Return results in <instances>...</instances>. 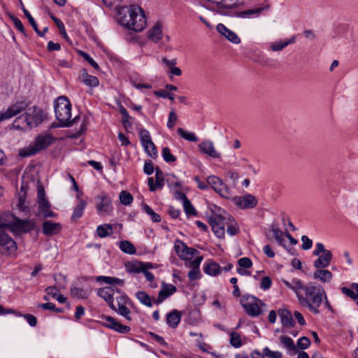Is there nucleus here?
Instances as JSON below:
<instances>
[{
    "mask_svg": "<svg viewBox=\"0 0 358 358\" xmlns=\"http://www.w3.org/2000/svg\"><path fill=\"white\" fill-rule=\"evenodd\" d=\"M155 182H157V186H158L159 188H162L164 183V175L162 171L159 169H155Z\"/></svg>",
    "mask_w": 358,
    "mask_h": 358,
    "instance_id": "6e6d98bb",
    "label": "nucleus"
},
{
    "mask_svg": "<svg viewBox=\"0 0 358 358\" xmlns=\"http://www.w3.org/2000/svg\"><path fill=\"white\" fill-rule=\"evenodd\" d=\"M96 233L100 238L110 236L113 233V225L110 224L99 225L96 228Z\"/></svg>",
    "mask_w": 358,
    "mask_h": 358,
    "instance_id": "2f4dec72",
    "label": "nucleus"
},
{
    "mask_svg": "<svg viewBox=\"0 0 358 358\" xmlns=\"http://www.w3.org/2000/svg\"><path fill=\"white\" fill-rule=\"evenodd\" d=\"M271 284L272 281L271 278L268 276H264L262 278L260 288L264 290H266L271 287Z\"/></svg>",
    "mask_w": 358,
    "mask_h": 358,
    "instance_id": "0e129e2a",
    "label": "nucleus"
},
{
    "mask_svg": "<svg viewBox=\"0 0 358 358\" xmlns=\"http://www.w3.org/2000/svg\"><path fill=\"white\" fill-rule=\"evenodd\" d=\"M115 299L117 301V308L124 305H130L132 303L125 293L116 296Z\"/></svg>",
    "mask_w": 358,
    "mask_h": 358,
    "instance_id": "09e8293b",
    "label": "nucleus"
},
{
    "mask_svg": "<svg viewBox=\"0 0 358 358\" xmlns=\"http://www.w3.org/2000/svg\"><path fill=\"white\" fill-rule=\"evenodd\" d=\"M10 19L12 20V21L15 25V27L18 31H20L22 34H23L24 35H26L24 27L22 23V22L20 21V20L13 15L10 16Z\"/></svg>",
    "mask_w": 358,
    "mask_h": 358,
    "instance_id": "680f3d73",
    "label": "nucleus"
},
{
    "mask_svg": "<svg viewBox=\"0 0 358 358\" xmlns=\"http://www.w3.org/2000/svg\"><path fill=\"white\" fill-rule=\"evenodd\" d=\"M220 271V266L213 261H209L203 266L204 273L211 276H216L219 275Z\"/></svg>",
    "mask_w": 358,
    "mask_h": 358,
    "instance_id": "bb28decb",
    "label": "nucleus"
},
{
    "mask_svg": "<svg viewBox=\"0 0 358 358\" xmlns=\"http://www.w3.org/2000/svg\"><path fill=\"white\" fill-rule=\"evenodd\" d=\"M181 312L176 309H173L166 314V324L171 328H176L181 320Z\"/></svg>",
    "mask_w": 358,
    "mask_h": 358,
    "instance_id": "5701e85b",
    "label": "nucleus"
},
{
    "mask_svg": "<svg viewBox=\"0 0 358 358\" xmlns=\"http://www.w3.org/2000/svg\"><path fill=\"white\" fill-rule=\"evenodd\" d=\"M278 315L283 327H293L295 324L291 312L286 309H280Z\"/></svg>",
    "mask_w": 358,
    "mask_h": 358,
    "instance_id": "393cba45",
    "label": "nucleus"
},
{
    "mask_svg": "<svg viewBox=\"0 0 358 358\" xmlns=\"http://www.w3.org/2000/svg\"><path fill=\"white\" fill-rule=\"evenodd\" d=\"M38 213L41 214L44 217H55L56 213L50 209L49 201H42L38 203Z\"/></svg>",
    "mask_w": 358,
    "mask_h": 358,
    "instance_id": "c85d7f7f",
    "label": "nucleus"
},
{
    "mask_svg": "<svg viewBox=\"0 0 358 358\" xmlns=\"http://www.w3.org/2000/svg\"><path fill=\"white\" fill-rule=\"evenodd\" d=\"M119 22L121 25L138 32L146 26V19L141 8L136 5L122 7L118 11Z\"/></svg>",
    "mask_w": 358,
    "mask_h": 358,
    "instance_id": "20e7f679",
    "label": "nucleus"
},
{
    "mask_svg": "<svg viewBox=\"0 0 358 358\" xmlns=\"http://www.w3.org/2000/svg\"><path fill=\"white\" fill-rule=\"evenodd\" d=\"M199 149L201 153L206 154L212 158L218 159L220 153L215 149L213 143L210 141H203L199 145Z\"/></svg>",
    "mask_w": 358,
    "mask_h": 358,
    "instance_id": "6ab92c4d",
    "label": "nucleus"
},
{
    "mask_svg": "<svg viewBox=\"0 0 358 358\" xmlns=\"http://www.w3.org/2000/svg\"><path fill=\"white\" fill-rule=\"evenodd\" d=\"M153 163L151 161H146L144 164L143 171L147 175H151L154 172Z\"/></svg>",
    "mask_w": 358,
    "mask_h": 358,
    "instance_id": "774afa93",
    "label": "nucleus"
},
{
    "mask_svg": "<svg viewBox=\"0 0 358 358\" xmlns=\"http://www.w3.org/2000/svg\"><path fill=\"white\" fill-rule=\"evenodd\" d=\"M55 281L57 285L56 286H49L45 289V292L48 295H51L53 298H56L57 296V290L59 289H65L66 285V278L61 273L57 274L54 275Z\"/></svg>",
    "mask_w": 358,
    "mask_h": 358,
    "instance_id": "dca6fc26",
    "label": "nucleus"
},
{
    "mask_svg": "<svg viewBox=\"0 0 358 358\" xmlns=\"http://www.w3.org/2000/svg\"><path fill=\"white\" fill-rule=\"evenodd\" d=\"M174 249L178 256L183 260L192 259L199 251L193 248H189L182 241L177 239L174 243Z\"/></svg>",
    "mask_w": 358,
    "mask_h": 358,
    "instance_id": "f8f14e48",
    "label": "nucleus"
},
{
    "mask_svg": "<svg viewBox=\"0 0 358 358\" xmlns=\"http://www.w3.org/2000/svg\"><path fill=\"white\" fill-rule=\"evenodd\" d=\"M3 228H7L15 234L28 233L34 230L36 224L31 220H21L13 216V220L8 223L1 224Z\"/></svg>",
    "mask_w": 358,
    "mask_h": 358,
    "instance_id": "6e6552de",
    "label": "nucleus"
},
{
    "mask_svg": "<svg viewBox=\"0 0 358 358\" xmlns=\"http://www.w3.org/2000/svg\"><path fill=\"white\" fill-rule=\"evenodd\" d=\"M144 148L145 152L151 157L155 158L157 156V151L155 145L153 143V146L150 145V143H144L142 145Z\"/></svg>",
    "mask_w": 358,
    "mask_h": 358,
    "instance_id": "603ef678",
    "label": "nucleus"
},
{
    "mask_svg": "<svg viewBox=\"0 0 358 358\" xmlns=\"http://www.w3.org/2000/svg\"><path fill=\"white\" fill-rule=\"evenodd\" d=\"M97 295L102 298L112 310H116V306L113 303L115 289L112 287H105L99 289Z\"/></svg>",
    "mask_w": 358,
    "mask_h": 358,
    "instance_id": "2eb2a0df",
    "label": "nucleus"
},
{
    "mask_svg": "<svg viewBox=\"0 0 358 358\" xmlns=\"http://www.w3.org/2000/svg\"><path fill=\"white\" fill-rule=\"evenodd\" d=\"M119 199L120 201V203L124 206L130 205L133 200V196L131 193L127 192V191H122L120 193Z\"/></svg>",
    "mask_w": 358,
    "mask_h": 358,
    "instance_id": "79ce46f5",
    "label": "nucleus"
},
{
    "mask_svg": "<svg viewBox=\"0 0 358 358\" xmlns=\"http://www.w3.org/2000/svg\"><path fill=\"white\" fill-rule=\"evenodd\" d=\"M176 291L177 289L174 285L163 283L162 288L159 292L157 299L155 301V303L159 304L162 303L166 299L173 294Z\"/></svg>",
    "mask_w": 358,
    "mask_h": 358,
    "instance_id": "aec40b11",
    "label": "nucleus"
},
{
    "mask_svg": "<svg viewBox=\"0 0 358 358\" xmlns=\"http://www.w3.org/2000/svg\"><path fill=\"white\" fill-rule=\"evenodd\" d=\"M207 182L210 187L222 197L229 199L232 196L231 189L224 183L222 179L215 176H210L207 178Z\"/></svg>",
    "mask_w": 358,
    "mask_h": 358,
    "instance_id": "9d476101",
    "label": "nucleus"
},
{
    "mask_svg": "<svg viewBox=\"0 0 358 358\" xmlns=\"http://www.w3.org/2000/svg\"><path fill=\"white\" fill-rule=\"evenodd\" d=\"M177 120L178 115L176 113L175 110L173 109L169 114V119L166 124L167 127L169 129L173 128Z\"/></svg>",
    "mask_w": 358,
    "mask_h": 358,
    "instance_id": "13d9d810",
    "label": "nucleus"
},
{
    "mask_svg": "<svg viewBox=\"0 0 358 358\" xmlns=\"http://www.w3.org/2000/svg\"><path fill=\"white\" fill-rule=\"evenodd\" d=\"M208 222L215 235L219 238H224L227 217L220 215H213L209 217Z\"/></svg>",
    "mask_w": 358,
    "mask_h": 358,
    "instance_id": "9b49d317",
    "label": "nucleus"
},
{
    "mask_svg": "<svg viewBox=\"0 0 358 358\" xmlns=\"http://www.w3.org/2000/svg\"><path fill=\"white\" fill-rule=\"evenodd\" d=\"M177 133L180 137L183 138L184 139L188 141L197 142L199 141V138H197L194 133L187 131L182 128H178Z\"/></svg>",
    "mask_w": 358,
    "mask_h": 358,
    "instance_id": "58836bf2",
    "label": "nucleus"
},
{
    "mask_svg": "<svg viewBox=\"0 0 358 358\" xmlns=\"http://www.w3.org/2000/svg\"><path fill=\"white\" fill-rule=\"evenodd\" d=\"M239 268H249L252 266L251 259L248 257H243L238 260Z\"/></svg>",
    "mask_w": 358,
    "mask_h": 358,
    "instance_id": "052dcab7",
    "label": "nucleus"
},
{
    "mask_svg": "<svg viewBox=\"0 0 358 358\" xmlns=\"http://www.w3.org/2000/svg\"><path fill=\"white\" fill-rule=\"evenodd\" d=\"M313 255L318 257L313 263L314 266L317 268L328 267L333 258L332 252L330 250H326L322 243H316Z\"/></svg>",
    "mask_w": 358,
    "mask_h": 358,
    "instance_id": "1a4fd4ad",
    "label": "nucleus"
},
{
    "mask_svg": "<svg viewBox=\"0 0 358 358\" xmlns=\"http://www.w3.org/2000/svg\"><path fill=\"white\" fill-rule=\"evenodd\" d=\"M0 245L2 247V252L6 255L13 254L17 250L15 241L4 233L2 226H0Z\"/></svg>",
    "mask_w": 358,
    "mask_h": 358,
    "instance_id": "4468645a",
    "label": "nucleus"
},
{
    "mask_svg": "<svg viewBox=\"0 0 358 358\" xmlns=\"http://www.w3.org/2000/svg\"><path fill=\"white\" fill-rule=\"evenodd\" d=\"M139 138L141 144L150 143V145L153 146V142L151 140V137L149 131L145 129H142L139 131Z\"/></svg>",
    "mask_w": 358,
    "mask_h": 358,
    "instance_id": "c03bdc74",
    "label": "nucleus"
},
{
    "mask_svg": "<svg viewBox=\"0 0 358 358\" xmlns=\"http://www.w3.org/2000/svg\"><path fill=\"white\" fill-rule=\"evenodd\" d=\"M162 157L164 160L167 163H171L176 161V158L171 152L170 149L168 147H165L162 149Z\"/></svg>",
    "mask_w": 358,
    "mask_h": 358,
    "instance_id": "8fccbe9b",
    "label": "nucleus"
},
{
    "mask_svg": "<svg viewBox=\"0 0 358 358\" xmlns=\"http://www.w3.org/2000/svg\"><path fill=\"white\" fill-rule=\"evenodd\" d=\"M25 199L26 196H24V194L19 195L16 206L22 212H27L29 210V208L25 203Z\"/></svg>",
    "mask_w": 358,
    "mask_h": 358,
    "instance_id": "5fc2aeb1",
    "label": "nucleus"
},
{
    "mask_svg": "<svg viewBox=\"0 0 358 358\" xmlns=\"http://www.w3.org/2000/svg\"><path fill=\"white\" fill-rule=\"evenodd\" d=\"M280 340L281 343L287 349L293 351L296 350V346L294 345L293 340L291 338L288 336H281L280 337Z\"/></svg>",
    "mask_w": 358,
    "mask_h": 358,
    "instance_id": "de8ad7c7",
    "label": "nucleus"
},
{
    "mask_svg": "<svg viewBox=\"0 0 358 358\" xmlns=\"http://www.w3.org/2000/svg\"><path fill=\"white\" fill-rule=\"evenodd\" d=\"M285 47H287V45L286 43H285L284 41H277L275 43H273L271 45V49L273 50V51H280L282 50L283 48H285Z\"/></svg>",
    "mask_w": 358,
    "mask_h": 358,
    "instance_id": "69168bd1",
    "label": "nucleus"
},
{
    "mask_svg": "<svg viewBox=\"0 0 358 358\" xmlns=\"http://www.w3.org/2000/svg\"><path fill=\"white\" fill-rule=\"evenodd\" d=\"M143 208L144 211L150 216L151 220L154 222H159L161 221V217L159 215L156 213L148 204H144L143 206Z\"/></svg>",
    "mask_w": 358,
    "mask_h": 358,
    "instance_id": "49530a36",
    "label": "nucleus"
},
{
    "mask_svg": "<svg viewBox=\"0 0 358 358\" xmlns=\"http://www.w3.org/2000/svg\"><path fill=\"white\" fill-rule=\"evenodd\" d=\"M216 29L220 34L225 37L230 42L235 44H238L241 43V39L238 35L234 31L228 29L224 24L219 23L217 25Z\"/></svg>",
    "mask_w": 358,
    "mask_h": 358,
    "instance_id": "f3484780",
    "label": "nucleus"
},
{
    "mask_svg": "<svg viewBox=\"0 0 358 358\" xmlns=\"http://www.w3.org/2000/svg\"><path fill=\"white\" fill-rule=\"evenodd\" d=\"M341 292L346 295L347 296L351 298L352 299H356L357 298V295L353 292L352 289H350L346 287H341Z\"/></svg>",
    "mask_w": 358,
    "mask_h": 358,
    "instance_id": "338daca9",
    "label": "nucleus"
},
{
    "mask_svg": "<svg viewBox=\"0 0 358 358\" xmlns=\"http://www.w3.org/2000/svg\"><path fill=\"white\" fill-rule=\"evenodd\" d=\"M55 141V138L50 134L38 135L34 142V147H29L20 152L22 157H29L36 155L38 152L47 148Z\"/></svg>",
    "mask_w": 358,
    "mask_h": 358,
    "instance_id": "0eeeda50",
    "label": "nucleus"
},
{
    "mask_svg": "<svg viewBox=\"0 0 358 358\" xmlns=\"http://www.w3.org/2000/svg\"><path fill=\"white\" fill-rule=\"evenodd\" d=\"M292 290L294 292L299 299V295H301L306 290V285H303L299 279L294 278L292 280Z\"/></svg>",
    "mask_w": 358,
    "mask_h": 358,
    "instance_id": "c9c22d12",
    "label": "nucleus"
},
{
    "mask_svg": "<svg viewBox=\"0 0 358 358\" xmlns=\"http://www.w3.org/2000/svg\"><path fill=\"white\" fill-rule=\"evenodd\" d=\"M27 117L24 113L20 116L17 117L13 122V127L17 130H28L31 128H28L27 124Z\"/></svg>",
    "mask_w": 358,
    "mask_h": 358,
    "instance_id": "7c9ffc66",
    "label": "nucleus"
},
{
    "mask_svg": "<svg viewBox=\"0 0 358 358\" xmlns=\"http://www.w3.org/2000/svg\"><path fill=\"white\" fill-rule=\"evenodd\" d=\"M119 315L123 316L127 320L131 321L132 319L130 316L131 311L127 307V305L116 308L115 310Z\"/></svg>",
    "mask_w": 358,
    "mask_h": 358,
    "instance_id": "3c124183",
    "label": "nucleus"
},
{
    "mask_svg": "<svg viewBox=\"0 0 358 358\" xmlns=\"http://www.w3.org/2000/svg\"><path fill=\"white\" fill-rule=\"evenodd\" d=\"M105 326L121 334H126L130 331V327L124 325L110 316L105 317Z\"/></svg>",
    "mask_w": 358,
    "mask_h": 358,
    "instance_id": "a211bd4d",
    "label": "nucleus"
},
{
    "mask_svg": "<svg viewBox=\"0 0 358 358\" xmlns=\"http://www.w3.org/2000/svg\"><path fill=\"white\" fill-rule=\"evenodd\" d=\"M79 80L85 85L92 87H96L99 84L98 78L96 76L89 75L85 69L81 70Z\"/></svg>",
    "mask_w": 358,
    "mask_h": 358,
    "instance_id": "4be33fe9",
    "label": "nucleus"
},
{
    "mask_svg": "<svg viewBox=\"0 0 358 358\" xmlns=\"http://www.w3.org/2000/svg\"><path fill=\"white\" fill-rule=\"evenodd\" d=\"M326 292L323 287L317 282H310L306 285V290L299 295L301 306L308 308L312 313H320L319 308L322 306Z\"/></svg>",
    "mask_w": 358,
    "mask_h": 358,
    "instance_id": "7ed1b4c3",
    "label": "nucleus"
},
{
    "mask_svg": "<svg viewBox=\"0 0 358 358\" xmlns=\"http://www.w3.org/2000/svg\"><path fill=\"white\" fill-rule=\"evenodd\" d=\"M43 233L47 236H52L57 234L62 229L59 223L52 222L49 220L45 221L43 224Z\"/></svg>",
    "mask_w": 358,
    "mask_h": 358,
    "instance_id": "412c9836",
    "label": "nucleus"
},
{
    "mask_svg": "<svg viewBox=\"0 0 358 358\" xmlns=\"http://www.w3.org/2000/svg\"><path fill=\"white\" fill-rule=\"evenodd\" d=\"M55 116L59 122L60 127H69L77 122L79 116H76L72 120L71 104L65 96H59L55 103Z\"/></svg>",
    "mask_w": 358,
    "mask_h": 358,
    "instance_id": "39448f33",
    "label": "nucleus"
},
{
    "mask_svg": "<svg viewBox=\"0 0 358 358\" xmlns=\"http://www.w3.org/2000/svg\"><path fill=\"white\" fill-rule=\"evenodd\" d=\"M301 241L303 242L301 245V248L303 250H307L312 248L313 241L307 236H302Z\"/></svg>",
    "mask_w": 358,
    "mask_h": 358,
    "instance_id": "e2e57ef3",
    "label": "nucleus"
},
{
    "mask_svg": "<svg viewBox=\"0 0 358 358\" xmlns=\"http://www.w3.org/2000/svg\"><path fill=\"white\" fill-rule=\"evenodd\" d=\"M310 345V339L306 336L300 338L297 341V347L301 350L307 349Z\"/></svg>",
    "mask_w": 358,
    "mask_h": 358,
    "instance_id": "bf43d9fd",
    "label": "nucleus"
},
{
    "mask_svg": "<svg viewBox=\"0 0 358 358\" xmlns=\"http://www.w3.org/2000/svg\"><path fill=\"white\" fill-rule=\"evenodd\" d=\"M28 106L29 103L24 100L12 103L6 110L0 113V122L10 119L26 110L24 114L28 128L39 126L47 118L46 113L36 106L27 108Z\"/></svg>",
    "mask_w": 358,
    "mask_h": 358,
    "instance_id": "f257e3e1",
    "label": "nucleus"
},
{
    "mask_svg": "<svg viewBox=\"0 0 358 358\" xmlns=\"http://www.w3.org/2000/svg\"><path fill=\"white\" fill-rule=\"evenodd\" d=\"M136 296L138 300L143 305L151 307L152 306V299L150 296L143 291H139L136 293Z\"/></svg>",
    "mask_w": 358,
    "mask_h": 358,
    "instance_id": "a19ab883",
    "label": "nucleus"
},
{
    "mask_svg": "<svg viewBox=\"0 0 358 358\" xmlns=\"http://www.w3.org/2000/svg\"><path fill=\"white\" fill-rule=\"evenodd\" d=\"M96 281L98 282H105L108 285H117L120 287H122L124 285V280L110 276H97L96 278Z\"/></svg>",
    "mask_w": 358,
    "mask_h": 358,
    "instance_id": "cd10ccee",
    "label": "nucleus"
},
{
    "mask_svg": "<svg viewBox=\"0 0 358 358\" xmlns=\"http://www.w3.org/2000/svg\"><path fill=\"white\" fill-rule=\"evenodd\" d=\"M79 55L85 59L94 69H99V64L90 57V55L83 51H80Z\"/></svg>",
    "mask_w": 358,
    "mask_h": 358,
    "instance_id": "864d4df0",
    "label": "nucleus"
},
{
    "mask_svg": "<svg viewBox=\"0 0 358 358\" xmlns=\"http://www.w3.org/2000/svg\"><path fill=\"white\" fill-rule=\"evenodd\" d=\"M234 204L240 209H250L256 207L258 201L256 197L250 194L243 196H235L232 197Z\"/></svg>",
    "mask_w": 358,
    "mask_h": 358,
    "instance_id": "ddd939ff",
    "label": "nucleus"
},
{
    "mask_svg": "<svg viewBox=\"0 0 358 358\" xmlns=\"http://www.w3.org/2000/svg\"><path fill=\"white\" fill-rule=\"evenodd\" d=\"M226 226H227V232L230 236L236 235L239 230L237 223L234 221V220L230 215H228L227 217Z\"/></svg>",
    "mask_w": 358,
    "mask_h": 358,
    "instance_id": "72a5a7b5",
    "label": "nucleus"
},
{
    "mask_svg": "<svg viewBox=\"0 0 358 358\" xmlns=\"http://www.w3.org/2000/svg\"><path fill=\"white\" fill-rule=\"evenodd\" d=\"M162 27L158 23L156 24L148 33V36L154 42H158L162 38Z\"/></svg>",
    "mask_w": 358,
    "mask_h": 358,
    "instance_id": "473e14b6",
    "label": "nucleus"
},
{
    "mask_svg": "<svg viewBox=\"0 0 358 358\" xmlns=\"http://www.w3.org/2000/svg\"><path fill=\"white\" fill-rule=\"evenodd\" d=\"M241 304L245 313L253 317L261 315L263 313L262 306H265L259 299L250 294H243L241 296Z\"/></svg>",
    "mask_w": 358,
    "mask_h": 358,
    "instance_id": "423d86ee",
    "label": "nucleus"
},
{
    "mask_svg": "<svg viewBox=\"0 0 358 358\" xmlns=\"http://www.w3.org/2000/svg\"><path fill=\"white\" fill-rule=\"evenodd\" d=\"M185 201L183 203V207L185 213L187 216L190 215H196V210H195L194 207L191 203L190 201L188 199L187 196H184Z\"/></svg>",
    "mask_w": 358,
    "mask_h": 358,
    "instance_id": "a18cd8bd",
    "label": "nucleus"
},
{
    "mask_svg": "<svg viewBox=\"0 0 358 358\" xmlns=\"http://www.w3.org/2000/svg\"><path fill=\"white\" fill-rule=\"evenodd\" d=\"M238 0H207L206 7L217 13L242 19L257 17L263 8H256L241 10L236 8Z\"/></svg>",
    "mask_w": 358,
    "mask_h": 358,
    "instance_id": "f03ea898",
    "label": "nucleus"
},
{
    "mask_svg": "<svg viewBox=\"0 0 358 358\" xmlns=\"http://www.w3.org/2000/svg\"><path fill=\"white\" fill-rule=\"evenodd\" d=\"M119 247L123 252L129 254V255H134L136 252V248L129 241H120Z\"/></svg>",
    "mask_w": 358,
    "mask_h": 358,
    "instance_id": "e433bc0d",
    "label": "nucleus"
},
{
    "mask_svg": "<svg viewBox=\"0 0 358 358\" xmlns=\"http://www.w3.org/2000/svg\"><path fill=\"white\" fill-rule=\"evenodd\" d=\"M315 280H318L321 282L327 283L330 282L333 278L332 273L324 268H317L313 275Z\"/></svg>",
    "mask_w": 358,
    "mask_h": 358,
    "instance_id": "b1692460",
    "label": "nucleus"
},
{
    "mask_svg": "<svg viewBox=\"0 0 358 358\" xmlns=\"http://www.w3.org/2000/svg\"><path fill=\"white\" fill-rule=\"evenodd\" d=\"M263 352L265 356L269 358H282V353L279 351H272L268 347L263 349Z\"/></svg>",
    "mask_w": 358,
    "mask_h": 358,
    "instance_id": "4d7b16f0",
    "label": "nucleus"
},
{
    "mask_svg": "<svg viewBox=\"0 0 358 358\" xmlns=\"http://www.w3.org/2000/svg\"><path fill=\"white\" fill-rule=\"evenodd\" d=\"M22 10H23L24 15L27 17L29 22L30 23V24L31 25V27H33L34 31L37 33V34L41 37L44 36V35L48 30V27H45L43 29V30L42 31H41L38 29V25H37L36 21L34 20V19L33 18V17L31 16L30 13L24 7L22 8Z\"/></svg>",
    "mask_w": 358,
    "mask_h": 358,
    "instance_id": "c756f323",
    "label": "nucleus"
},
{
    "mask_svg": "<svg viewBox=\"0 0 358 358\" xmlns=\"http://www.w3.org/2000/svg\"><path fill=\"white\" fill-rule=\"evenodd\" d=\"M229 341L230 344L235 348H239L242 346L241 336L236 331L231 332Z\"/></svg>",
    "mask_w": 358,
    "mask_h": 358,
    "instance_id": "37998d69",
    "label": "nucleus"
},
{
    "mask_svg": "<svg viewBox=\"0 0 358 358\" xmlns=\"http://www.w3.org/2000/svg\"><path fill=\"white\" fill-rule=\"evenodd\" d=\"M86 205L87 203L84 200H80L79 203L76 205L73 210V213L71 216V219L73 220H76L83 216V211L86 207Z\"/></svg>",
    "mask_w": 358,
    "mask_h": 358,
    "instance_id": "f704fd0d",
    "label": "nucleus"
},
{
    "mask_svg": "<svg viewBox=\"0 0 358 358\" xmlns=\"http://www.w3.org/2000/svg\"><path fill=\"white\" fill-rule=\"evenodd\" d=\"M143 266V262L136 261L134 263L129 264L127 266V270L131 273H142L143 271L145 270Z\"/></svg>",
    "mask_w": 358,
    "mask_h": 358,
    "instance_id": "4c0bfd02",
    "label": "nucleus"
},
{
    "mask_svg": "<svg viewBox=\"0 0 358 358\" xmlns=\"http://www.w3.org/2000/svg\"><path fill=\"white\" fill-rule=\"evenodd\" d=\"M113 210L112 202L110 197L103 196L100 203L97 205V210L99 214L109 213Z\"/></svg>",
    "mask_w": 358,
    "mask_h": 358,
    "instance_id": "a878e982",
    "label": "nucleus"
},
{
    "mask_svg": "<svg viewBox=\"0 0 358 358\" xmlns=\"http://www.w3.org/2000/svg\"><path fill=\"white\" fill-rule=\"evenodd\" d=\"M70 291L71 294L73 297H76L80 299H87L89 295V293L87 290L75 286H71Z\"/></svg>",
    "mask_w": 358,
    "mask_h": 358,
    "instance_id": "ea45409f",
    "label": "nucleus"
}]
</instances>
